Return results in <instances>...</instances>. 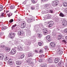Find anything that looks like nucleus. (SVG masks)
<instances>
[{
    "instance_id": "33",
    "label": "nucleus",
    "mask_w": 67,
    "mask_h": 67,
    "mask_svg": "<svg viewBox=\"0 0 67 67\" xmlns=\"http://www.w3.org/2000/svg\"><path fill=\"white\" fill-rule=\"evenodd\" d=\"M57 34V33L55 31H53V32L52 33V35H54V36H55V35H56Z\"/></svg>"
},
{
    "instance_id": "60",
    "label": "nucleus",
    "mask_w": 67,
    "mask_h": 67,
    "mask_svg": "<svg viewBox=\"0 0 67 67\" xmlns=\"http://www.w3.org/2000/svg\"><path fill=\"white\" fill-rule=\"evenodd\" d=\"M4 27L5 28V30H6V29H7L8 28V27H7V26H4Z\"/></svg>"
},
{
    "instance_id": "63",
    "label": "nucleus",
    "mask_w": 67,
    "mask_h": 67,
    "mask_svg": "<svg viewBox=\"0 0 67 67\" xmlns=\"http://www.w3.org/2000/svg\"><path fill=\"white\" fill-rule=\"evenodd\" d=\"M54 31L55 32H56V29H54V30H53V32Z\"/></svg>"
},
{
    "instance_id": "15",
    "label": "nucleus",
    "mask_w": 67,
    "mask_h": 67,
    "mask_svg": "<svg viewBox=\"0 0 67 67\" xmlns=\"http://www.w3.org/2000/svg\"><path fill=\"white\" fill-rule=\"evenodd\" d=\"M47 40H48L49 42H50L52 41V39L50 38V36H47L46 37Z\"/></svg>"
},
{
    "instance_id": "42",
    "label": "nucleus",
    "mask_w": 67,
    "mask_h": 67,
    "mask_svg": "<svg viewBox=\"0 0 67 67\" xmlns=\"http://www.w3.org/2000/svg\"><path fill=\"white\" fill-rule=\"evenodd\" d=\"M21 24L22 25H26V23H25V22L24 21H23L22 22V23H21Z\"/></svg>"
},
{
    "instance_id": "38",
    "label": "nucleus",
    "mask_w": 67,
    "mask_h": 67,
    "mask_svg": "<svg viewBox=\"0 0 67 67\" xmlns=\"http://www.w3.org/2000/svg\"><path fill=\"white\" fill-rule=\"evenodd\" d=\"M43 52H44V51H43V49H40V50L39 51V53H42Z\"/></svg>"
},
{
    "instance_id": "3",
    "label": "nucleus",
    "mask_w": 67,
    "mask_h": 67,
    "mask_svg": "<svg viewBox=\"0 0 67 67\" xmlns=\"http://www.w3.org/2000/svg\"><path fill=\"white\" fill-rule=\"evenodd\" d=\"M39 28V25H35L34 26V30L36 32H39V31H40V29H38Z\"/></svg>"
},
{
    "instance_id": "14",
    "label": "nucleus",
    "mask_w": 67,
    "mask_h": 67,
    "mask_svg": "<svg viewBox=\"0 0 67 67\" xmlns=\"http://www.w3.org/2000/svg\"><path fill=\"white\" fill-rule=\"evenodd\" d=\"M50 45L52 47H55V43L54 42H51L50 43Z\"/></svg>"
},
{
    "instance_id": "56",
    "label": "nucleus",
    "mask_w": 67,
    "mask_h": 67,
    "mask_svg": "<svg viewBox=\"0 0 67 67\" xmlns=\"http://www.w3.org/2000/svg\"><path fill=\"white\" fill-rule=\"evenodd\" d=\"M62 42L64 43H65V44L66 43V41L65 40H62Z\"/></svg>"
},
{
    "instance_id": "57",
    "label": "nucleus",
    "mask_w": 67,
    "mask_h": 67,
    "mask_svg": "<svg viewBox=\"0 0 67 67\" xmlns=\"http://www.w3.org/2000/svg\"><path fill=\"white\" fill-rule=\"evenodd\" d=\"M31 1L33 3H36V2L35 1Z\"/></svg>"
},
{
    "instance_id": "47",
    "label": "nucleus",
    "mask_w": 67,
    "mask_h": 67,
    "mask_svg": "<svg viewBox=\"0 0 67 67\" xmlns=\"http://www.w3.org/2000/svg\"><path fill=\"white\" fill-rule=\"evenodd\" d=\"M9 21L10 23H12L13 22V19H10Z\"/></svg>"
},
{
    "instance_id": "43",
    "label": "nucleus",
    "mask_w": 67,
    "mask_h": 67,
    "mask_svg": "<svg viewBox=\"0 0 67 67\" xmlns=\"http://www.w3.org/2000/svg\"><path fill=\"white\" fill-rule=\"evenodd\" d=\"M30 18L31 21H35V18Z\"/></svg>"
},
{
    "instance_id": "2",
    "label": "nucleus",
    "mask_w": 67,
    "mask_h": 67,
    "mask_svg": "<svg viewBox=\"0 0 67 67\" xmlns=\"http://www.w3.org/2000/svg\"><path fill=\"white\" fill-rule=\"evenodd\" d=\"M43 31V34L44 35H47V34H49L51 32V30L49 31L47 29H44Z\"/></svg>"
},
{
    "instance_id": "6",
    "label": "nucleus",
    "mask_w": 67,
    "mask_h": 67,
    "mask_svg": "<svg viewBox=\"0 0 67 67\" xmlns=\"http://www.w3.org/2000/svg\"><path fill=\"white\" fill-rule=\"evenodd\" d=\"M58 4H59V2H58V1H55L53 2L52 5H54V6H56L58 5Z\"/></svg>"
},
{
    "instance_id": "10",
    "label": "nucleus",
    "mask_w": 67,
    "mask_h": 67,
    "mask_svg": "<svg viewBox=\"0 0 67 67\" xmlns=\"http://www.w3.org/2000/svg\"><path fill=\"white\" fill-rule=\"evenodd\" d=\"M24 34V33L23 31L21 30L18 31V34L19 36H22L23 35V34Z\"/></svg>"
},
{
    "instance_id": "41",
    "label": "nucleus",
    "mask_w": 67,
    "mask_h": 67,
    "mask_svg": "<svg viewBox=\"0 0 67 67\" xmlns=\"http://www.w3.org/2000/svg\"><path fill=\"white\" fill-rule=\"evenodd\" d=\"M31 10H35V6H31Z\"/></svg>"
},
{
    "instance_id": "58",
    "label": "nucleus",
    "mask_w": 67,
    "mask_h": 67,
    "mask_svg": "<svg viewBox=\"0 0 67 67\" xmlns=\"http://www.w3.org/2000/svg\"><path fill=\"white\" fill-rule=\"evenodd\" d=\"M26 3V1H25L23 3V4H25Z\"/></svg>"
},
{
    "instance_id": "30",
    "label": "nucleus",
    "mask_w": 67,
    "mask_h": 67,
    "mask_svg": "<svg viewBox=\"0 0 67 67\" xmlns=\"http://www.w3.org/2000/svg\"><path fill=\"white\" fill-rule=\"evenodd\" d=\"M27 21L28 23H31V18H30L27 19Z\"/></svg>"
},
{
    "instance_id": "7",
    "label": "nucleus",
    "mask_w": 67,
    "mask_h": 67,
    "mask_svg": "<svg viewBox=\"0 0 67 67\" xmlns=\"http://www.w3.org/2000/svg\"><path fill=\"white\" fill-rule=\"evenodd\" d=\"M9 36L12 39L15 36V34L13 33H10L9 34Z\"/></svg>"
},
{
    "instance_id": "45",
    "label": "nucleus",
    "mask_w": 67,
    "mask_h": 67,
    "mask_svg": "<svg viewBox=\"0 0 67 67\" xmlns=\"http://www.w3.org/2000/svg\"><path fill=\"white\" fill-rule=\"evenodd\" d=\"M3 9V6L2 5H0V11H1L2 10V9Z\"/></svg>"
},
{
    "instance_id": "13",
    "label": "nucleus",
    "mask_w": 67,
    "mask_h": 67,
    "mask_svg": "<svg viewBox=\"0 0 67 67\" xmlns=\"http://www.w3.org/2000/svg\"><path fill=\"white\" fill-rule=\"evenodd\" d=\"M62 35L60 34L58 35L57 38L58 40H60L62 39Z\"/></svg>"
},
{
    "instance_id": "61",
    "label": "nucleus",
    "mask_w": 67,
    "mask_h": 67,
    "mask_svg": "<svg viewBox=\"0 0 67 67\" xmlns=\"http://www.w3.org/2000/svg\"><path fill=\"white\" fill-rule=\"evenodd\" d=\"M2 30H5L4 28V27H3L2 28Z\"/></svg>"
},
{
    "instance_id": "8",
    "label": "nucleus",
    "mask_w": 67,
    "mask_h": 67,
    "mask_svg": "<svg viewBox=\"0 0 67 67\" xmlns=\"http://www.w3.org/2000/svg\"><path fill=\"white\" fill-rule=\"evenodd\" d=\"M57 53L60 55H62L63 53V51H62V49H58V50H57Z\"/></svg>"
},
{
    "instance_id": "5",
    "label": "nucleus",
    "mask_w": 67,
    "mask_h": 67,
    "mask_svg": "<svg viewBox=\"0 0 67 67\" xmlns=\"http://www.w3.org/2000/svg\"><path fill=\"white\" fill-rule=\"evenodd\" d=\"M32 59L31 58L27 59L26 61V63H29L30 64H32Z\"/></svg>"
},
{
    "instance_id": "44",
    "label": "nucleus",
    "mask_w": 67,
    "mask_h": 67,
    "mask_svg": "<svg viewBox=\"0 0 67 67\" xmlns=\"http://www.w3.org/2000/svg\"><path fill=\"white\" fill-rule=\"evenodd\" d=\"M44 49H45V51H48V47L46 46L44 48Z\"/></svg>"
},
{
    "instance_id": "4",
    "label": "nucleus",
    "mask_w": 67,
    "mask_h": 67,
    "mask_svg": "<svg viewBox=\"0 0 67 67\" xmlns=\"http://www.w3.org/2000/svg\"><path fill=\"white\" fill-rule=\"evenodd\" d=\"M48 24V27L51 29V27H52L53 25V24H54V22L52 21H49Z\"/></svg>"
},
{
    "instance_id": "31",
    "label": "nucleus",
    "mask_w": 67,
    "mask_h": 67,
    "mask_svg": "<svg viewBox=\"0 0 67 67\" xmlns=\"http://www.w3.org/2000/svg\"><path fill=\"white\" fill-rule=\"evenodd\" d=\"M64 64V63L63 62H61V63H59L58 64V65L60 66H63Z\"/></svg>"
},
{
    "instance_id": "12",
    "label": "nucleus",
    "mask_w": 67,
    "mask_h": 67,
    "mask_svg": "<svg viewBox=\"0 0 67 67\" xmlns=\"http://www.w3.org/2000/svg\"><path fill=\"white\" fill-rule=\"evenodd\" d=\"M10 53L12 55H14L16 53V50L14 49H12Z\"/></svg>"
},
{
    "instance_id": "29",
    "label": "nucleus",
    "mask_w": 67,
    "mask_h": 67,
    "mask_svg": "<svg viewBox=\"0 0 67 67\" xmlns=\"http://www.w3.org/2000/svg\"><path fill=\"white\" fill-rule=\"evenodd\" d=\"M18 50L19 51H21L22 50H23V48L21 47H20L18 48Z\"/></svg>"
},
{
    "instance_id": "39",
    "label": "nucleus",
    "mask_w": 67,
    "mask_h": 67,
    "mask_svg": "<svg viewBox=\"0 0 67 67\" xmlns=\"http://www.w3.org/2000/svg\"><path fill=\"white\" fill-rule=\"evenodd\" d=\"M47 67V64H43V65L41 66V67Z\"/></svg>"
},
{
    "instance_id": "36",
    "label": "nucleus",
    "mask_w": 67,
    "mask_h": 67,
    "mask_svg": "<svg viewBox=\"0 0 67 67\" xmlns=\"http://www.w3.org/2000/svg\"><path fill=\"white\" fill-rule=\"evenodd\" d=\"M39 28L40 29L41 28H43V25L42 24H40L39 25Z\"/></svg>"
},
{
    "instance_id": "21",
    "label": "nucleus",
    "mask_w": 67,
    "mask_h": 67,
    "mask_svg": "<svg viewBox=\"0 0 67 67\" xmlns=\"http://www.w3.org/2000/svg\"><path fill=\"white\" fill-rule=\"evenodd\" d=\"M48 12H49V13H53V12H54V10L53 9H51V10H47Z\"/></svg>"
},
{
    "instance_id": "16",
    "label": "nucleus",
    "mask_w": 67,
    "mask_h": 67,
    "mask_svg": "<svg viewBox=\"0 0 67 67\" xmlns=\"http://www.w3.org/2000/svg\"><path fill=\"white\" fill-rule=\"evenodd\" d=\"M30 34H31V31L30 30L27 31L26 33V36H29L30 35Z\"/></svg>"
},
{
    "instance_id": "32",
    "label": "nucleus",
    "mask_w": 67,
    "mask_h": 67,
    "mask_svg": "<svg viewBox=\"0 0 67 67\" xmlns=\"http://www.w3.org/2000/svg\"><path fill=\"white\" fill-rule=\"evenodd\" d=\"M59 15L60 16H61L62 17H64V15L62 13H60Z\"/></svg>"
},
{
    "instance_id": "49",
    "label": "nucleus",
    "mask_w": 67,
    "mask_h": 67,
    "mask_svg": "<svg viewBox=\"0 0 67 67\" xmlns=\"http://www.w3.org/2000/svg\"><path fill=\"white\" fill-rule=\"evenodd\" d=\"M25 27L26 28L29 27V28H30L31 27V26L30 25H25Z\"/></svg>"
},
{
    "instance_id": "17",
    "label": "nucleus",
    "mask_w": 67,
    "mask_h": 67,
    "mask_svg": "<svg viewBox=\"0 0 67 67\" xmlns=\"http://www.w3.org/2000/svg\"><path fill=\"white\" fill-rule=\"evenodd\" d=\"M38 37L39 38H41L42 37V35L41 34V32H39L38 34Z\"/></svg>"
},
{
    "instance_id": "64",
    "label": "nucleus",
    "mask_w": 67,
    "mask_h": 67,
    "mask_svg": "<svg viewBox=\"0 0 67 67\" xmlns=\"http://www.w3.org/2000/svg\"><path fill=\"white\" fill-rule=\"evenodd\" d=\"M53 67H55V65H53Z\"/></svg>"
},
{
    "instance_id": "11",
    "label": "nucleus",
    "mask_w": 67,
    "mask_h": 67,
    "mask_svg": "<svg viewBox=\"0 0 67 67\" xmlns=\"http://www.w3.org/2000/svg\"><path fill=\"white\" fill-rule=\"evenodd\" d=\"M8 63L9 65H13V62H12V59H9V61Z\"/></svg>"
},
{
    "instance_id": "59",
    "label": "nucleus",
    "mask_w": 67,
    "mask_h": 67,
    "mask_svg": "<svg viewBox=\"0 0 67 67\" xmlns=\"http://www.w3.org/2000/svg\"><path fill=\"white\" fill-rule=\"evenodd\" d=\"M31 41L32 42H36V40H35V39L32 40H31Z\"/></svg>"
},
{
    "instance_id": "19",
    "label": "nucleus",
    "mask_w": 67,
    "mask_h": 67,
    "mask_svg": "<svg viewBox=\"0 0 67 67\" xmlns=\"http://www.w3.org/2000/svg\"><path fill=\"white\" fill-rule=\"evenodd\" d=\"M9 58L7 57H4V60L6 62H8L9 61Z\"/></svg>"
},
{
    "instance_id": "24",
    "label": "nucleus",
    "mask_w": 67,
    "mask_h": 67,
    "mask_svg": "<svg viewBox=\"0 0 67 67\" xmlns=\"http://www.w3.org/2000/svg\"><path fill=\"white\" fill-rule=\"evenodd\" d=\"M17 25L16 24H15L12 26L11 27V29H12L13 30H14V29H15V27Z\"/></svg>"
},
{
    "instance_id": "18",
    "label": "nucleus",
    "mask_w": 67,
    "mask_h": 67,
    "mask_svg": "<svg viewBox=\"0 0 67 67\" xmlns=\"http://www.w3.org/2000/svg\"><path fill=\"white\" fill-rule=\"evenodd\" d=\"M47 61L49 63H52V60L51 58H48L47 60Z\"/></svg>"
},
{
    "instance_id": "37",
    "label": "nucleus",
    "mask_w": 67,
    "mask_h": 67,
    "mask_svg": "<svg viewBox=\"0 0 67 67\" xmlns=\"http://www.w3.org/2000/svg\"><path fill=\"white\" fill-rule=\"evenodd\" d=\"M38 44L40 46H42V45L43 44V43L41 42L38 43Z\"/></svg>"
},
{
    "instance_id": "54",
    "label": "nucleus",
    "mask_w": 67,
    "mask_h": 67,
    "mask_svg": "<svg viewBox=\"0 0 67 67\" xmlns=\"http://www.w3.org/2000/svg\"><path fill=\"white\" fill-rule=\"evenodd\" d=\"M60 29V28L59 27H57V31H59Z\"/></svg>"
},
{
    "instance_id": "28",
    "label": "nucleus",
    "mask_w": 67,
    "mask_h": 67,
    "mask_svg": "<svg viewBox=\"0 0 67 67\" xmlns=\"http://www.w3.org/2000/svg\"><path fill=\"white\" fill-rule=\"evenodd\" d=\"M13 14L11 13H10L9 14H7V15L8 16V17L9 18L12 16V15Z\"/></svg>"
},
{
    "instance_id": "53",
    "label": "nucleus",
    "mask_w": 67,
    "mask_h": 67,
    "mask_svg": "<svg viewBox=\"0 0 67 67\" xmlns=\"http://www.w3.org/2000/svg\"><path fill=\"white\" fill-rule=\"evenodd\" d=\"M38 62H40V63H42V62H43V61H42V59H39L38 60Z\"/></svg>"
},
{
    "instance_id": "50",
    "label": "nucleus",
    "mask_w": 67,
    "mask_h": 67,
    "mask_svg": "<svg viewBox=\"0 0 67 67\" xmlns=\"http://www.w3.org/2000/svg\"><path fill=\"white\" fill-rule=\"evenodd\" d=\"M48 0H41V2H46Z\"/></svg>"
},
{
    "instance_id": "20",
    "label": "nucleus",
    "mask_w": 67,
    "mask_h": 67,
    "mask_svg": "<svg viewBox=\"0 0 67 67\" xmlns=\"http://www.w3.org/2000/svg\"><path fill=\"white\" fill-rule=\"evenodd\" d=\"M0 59L1 60L3 59V54H0Z\"/></svg>"
},
{
    "instance_id": "35",
    "label": "nucleus",
    "mask_w": 67,
    "mask_h": 67,
    "mask_svg": "<svg viewBox=\"0 0 67 67\" xmlns=\"http://www.w3.org/2000/svg\"><path fill=\"white\" fill-rule=\"evenodd\" d=\"M63 6L64 7H67V3L66 2H64L63 3Z\"/></svg>"
},
{
    "instance_id": "51",
    "label": "nucleus",
    "mask_w": 67,
    "mask_h": 67,
    "mask_svg": "<svg viewBox=\"0 0 67 67\" xmlns=\"http://www.w3.org/2000/svg\"><path fill=\"white\" fill-rule=\"evenodd\" d=\"M57 47L59 48L58 49H59V48H60V44H58V45L57 46Z\"/></svg>"
},
{
    "instance_id": "52",
    "label": "nucleus",
    "mask_w": 67,
    "mask_h": 67,
    "mask_svg": "<svg viewBox=\"0 0 67 67\" xmlns=\"http://www.w3.org/2000/svg\"><path fill=\"white\" fill-rule=\"evenodd\" d=\"M24 57V54H22L21 56V58H22H22H23Z\"/></svg>"
},
{
    "instance_id": "34",
    "label": "nucleus",
    "mask_w": 67,
    "mask_h": 67,
    "mask_svg": "<svg viewBox=\"0 0 67 67\" xmlns=\"http://www.w3.org/2000/svg\"><path fill=\"white\" fill-rule=\"evenodd\" d=\"M28 56H29V57H32V56H33V55H32V54L30 53H28Z\"/></svg>"
},
{
    "instance_id": "40",
    "label": "nucleus",
    "mask_w": 67,
    "mask_h": 67,
    "mask_svg": "<svg viewBox=\"0 0 67 67\" xmlns=\"http://www.w3.org/2000/svg\"><path fill=\"white\" fill-rule=\"evenodd\" d=\"M25 27V25H21V27L22 29H23Z\"/></svg>"
},
{
    "instance_id": "62",
    "label": "nucleus",
    "mask_w": 67,
    "mask_h": 67,
    "mask_svg": "<svg viewBox=\"0 0 67 67\" xmlns=\"http://www.w3.org/2000/svg\"><path fill=\"white\" fill-rule=\"evenodd\" d=\"M27 49H28V50H29L30 49V47H28L27 48Z\"/></svg>"
},
{
    "instance_id": "1",
    "label": "nucleus",
    "mask_w": 67,
    "mask_h": 67,
    "mask_svg": "<svg viewBox=\"0 0 67 67\" xmlns=\"http://www.w3.org/2000/svg\"><path fill=\"white\" fill-rule=\"evenodd\" d=\"M42 14H46L45 16V18L46 19H49V14H48V12L47 11V10L46 11H43L42 12Z\"/></svg>"
},
{
    "instance_id": "23",
    "label": "nucleus",
    "mask_w": 67,
    "mask_h": 67,
    "mask_svg": "<svg viewBox=\"0 0 67 67\" xmlns=\"http://www.w3.org/2000/svg\"><path fill=\"white\" fill-rule=\"evenodd\" d=\"M48 5H49V4H46L45 5H44V9H48V8H49Z\"/></svg>"
},
{
    "instance_id": "46",
    "label": "nucleus",
    "mask_w": 67,
    "mask_h": 67,
    "mask_svg": "<svg viewBox=\"0 0 67 67\" xmlns=\"http://www.w3.org/2000/svg\"><path fill=\"white\" fill-rule=\"evenodd\" d=\"M1 47L2 48H5H5L7 47L5 46H4V45H2L1 46Z\"/></svg>"
},
{
    "instance_id": "48",
    "label": "nucleus",
    "mask_w": 67,
    "mask_h": 67,
    "mask_svg": "<svg viewBox=\"0 0 67 67\" xmlns=\"http://www.w3.org/2000/svg\"><path fill=\"white\" fill-rule=\"evenodd\" d=\"M16 30H17V31H20V29L19 27H17L16 28Z\"/></svg>"
},
{
    "instance_id": "25",
    "label": "nucleus",
    "mask_w": 67,
    "mask_h": 67,
    "mask_svg": "<svg viewBox=\"0 0 67 67\" xmlns=\"http://www.w3.org/2000/svg\"><path fill=\"white\" fill-rule=\"evenodd\" d=\"M16 64L17 65H20L21 64V62L19 61H17L16 62Z\"/></svg>"
},
{
    "instance_id": "26",
    "label": "nucleus",
    "mask_w": 67,
    "mask_h": 67,
    "mask_svg": "<svg viewBox=\"0 0 67 67\" xmlns=\"http://www.w3.org/2000/svg\"><path fill=\"white\" fill-rule=\"evenodd\" d=\"M15 8V6L14 5H12L10 6V9H14Z\"/></svg>"
},
{
    "instance_id": "9",
    "label": "nucleus",
    "mask_w": 67,
    "mask_h": 67,
    "mask_svg": "<svg viewBox=\"0 0 67 67\" xmlns=\"http://www.w3.org/2000/svg\"><path fill=\"white\" fill-rule=\"evenodd\" d=\"M61 21H62L63 22V23H62V25L63 26H66L67 24V22L66 21H64V20H61Z\"/></svg>"
},
{
    "instance_id": "55",
    "label": "nucleus",
    "mask_w": 67,
    "mask_h": 67,
    "mask_svg": "<svg viewBox=\"0 0 67 67\" xmlns=\"http://www.w3.org/2000/svg\"><path fill=\"white\" fill-rule=\"evenodd\" d=\"M4 15V13H2L1 14V16H3Z\"/></svg>"
},
{
    "instance_id": "22",
    "label": "nucleus",
    "mask_w": 67,
    "mask_h": 67,
    "mask_svg": "<svg viewBox=\"0 0 67 67\" xmlns=\"http://www.w3.org/2000/svg\"><path fill=\"white\" fill-rule=\"evenodd\" d=\"M59 61V59L58 58H55L54 60V62L55 63H57Z\"/></svg>"
},
{
    "instance_id": "27",
    "label": "nucleus",
    "mask_w": 67,
    "mask_h": 67,
    "mask_svg": "<svg viewBox=\"0 0 67 67\" xmlns=\"http://www.w3.org/2000/svg\"><path fill=\"white\" fill-rule=\"evenodd\" d=\"M5 49V51H7V52H9L10 51V48H9L6 47Z\"/></svg>"
}]
</instances>
